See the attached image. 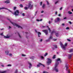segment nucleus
I'll return each instance as SVG.
<instances>
[{
	"mask_svg": "<svg viewBox=\"0 0 73 73\" xmlns=\"http://www.w3.org/2000/svg\"><path fill=\"white\" fill-rule=\"evenodd\" d=\"M58 1H57L56 2H55V4H56L58 3Z\"/></svg>",
	"mask_w": 73,
	"mask_h": 73,
	"instance_id": "41",
	"label": "nucleus"
},
{
	"mask_svg": "<svg viewBox=\"0 0 73 73\" xmlns=\"http://www.w3.org/2000/svg\"><path fill=\"white\" fill-rule=\"evenodd\" d=\"M56 33V31H54L51 33V35H52L53 33Z\"/></svg>",
	"mask_w": 73,
	"mask_h": 73,
	"instance_id": "19",
	"label": "nucleus"
},
{
	"mask_svg": "<svg viewBox=\"0 0 73 73\" xmlns=\"http://www.w3.org/2000/svg\"><path fill=\"white\" fill-rule=\"evenodd\" d=\"M73 52V49H71L70 50V52Z\"/></svg>",
	"mask_w": 73,
	"mask_h": 73,
	"instance_id": "28",
	"label": "nucleus"
},
{
	"mask_svg": "<svg viewBox=\"0 0 73 73\" xmlns=\"http://www.w3.org/2000/svg\"><path fill=\"white\" fill-rule=\"evenodd\" d=\"M68 23H70V25L72 24V22H71L70 21H69L68 22Z\"/></svg>",
	"mask_w": 73,
	"mask_h": 73,
	"instance_id": "42",
	"label": "nucleus"
},
{
	"mask_svg": "<svg viewBox=\"0 0 73 73\" xmlns=\"http://www.w3.org/2000/svg\"><path fill=\"white\" fill-rule=\"evenodd\" d=\"M5 3H10V1H9V0H7L5 1Z\"/></svg>",
	"mask_w": 73,
	"mask_h": 73,
	"instance_id": "14",
	"label": "nucleus"
},
{
	"mask_svg": "<svg viewBox=\"0 0 73 73\" xmlns=\"http://www.w3.org/2000/svg\"><path fill=\"white\" fill-rule=\"evenodd\" d=\"M29 68L30 69V68H31V67H32V64H31V63H30V62H29Z\"/></svg>",
	"mask_w": 73,
	"mask_h": 73,
	"instance_id": "13",
	"label": "nucleus"
},
{
	"mask_svg": "<svg viewBox=\"0 0 73 73\" xmlns=\"http://www.w3.org/2000/svg\"><path fill=\"white\" fill-rule=\"evenodd\" d=\"M53 46H54V47H55V48H57V45H54Z\"/></svg>",
	"mask_w": 73,
	"mask_h": 73,
	"instance_id": "22",
	"label": "nucleus"
},
{
	"mask_svg": "<svg viewBox=\"0 0 73 73\" xmlns=\"http://www.w3.org/2000/svg\"><path fill=\"white\" fill-rule=\"evenodd\" d=\"M5 9V8L4 7L0 8V10H1V9Z\"/></svg>",
	"mask_w": 73,
	"mask_h": 73,
	"instance_id": "25",
	"label": "nucleus"
},
{
	"mask_svg": "<svg viewBox=\"0 0 73 73\" xmlns=\"http://www.w3.org/2000/svg\"><path fill=\"white\" fill-rule=\"evenodd\" d=\"M72 55H73V54L68 55V58L69 59H70V58H71L72 56Z\"/></svg>",
	"mask_w": 73,
	"mask_h": 73,
	"instance_id": "11",
	"label": "nucleus"
},
{
	"mask_svg": "<svg viewBox=\"0 0 73 73\" xmlns=\"http://www.w3.org/2000/svg\"><path fill=\"white\" fill-rule=\"evenodd\" d=\"M8 20H9V21H10V22L11 23H12V24H13V25H15V26H16V27H18V28H21V29H22V27H21V26H19L18 25L16 24V23H12V22H11V20H9V19H8Z\"/></svg>",
	"mask_w": 73,
	"mask_h": 73,
	"instance_id": "2",
	"label": "nucleus"
},
{
	"mask_svg": "<svg viewBox=\"0 0 73 73\" xmlns=\"http://www.w3.org/2000/svg\"><path fill=\"white\" fill-rule=\"evenodd\" d=\"M69 70L68 69L66 71H68V73H69L70 72V71H69Z\"/></svg>",
	"mask_w": 73,
	"mask_h": 73,
	"instance_id": "40",
	"label": "nucleus"
},
{
	"mask_svg": "<svg viewBox=\"0 0 73 73\" xmlns=\"http://www.w3.org/2000/svg\"><path fill=\"white\" fill-rule=\"evenodd\" d=\"M47 55H48V53H46L44 54V57H45L46 56H47Z\"/></svg>",
	"mask_w": 73,
	"mask_h": 73,
	"instance_id": "27",
	"label": "nucleus"
},
{
	"mask_svg": "<svg viewBox=\"0 0 73 73\" xmlns=\"http://www.w3.org/2000/svg\"><path fill=\"white\" fill-rule=\"evenodd\" d=\"M22 56H26V55H25L24 54H22Z\"/></svg>",
	"mask_w": 73,
	"mask_h": 73,
	"instance_id": "39",
	"label": "nucleus"
},
{
	"mask_svg": "<svg viewBox=\"0 0 73 73\" xmlns=\"http://www.w3.org/2000/svg\"><path fill=\"white\" fill-rule=\"evenodd\" d=\"M43 73H48V72H47L46 71H43Z\"/></svg>",
	"mask_w": 73,
	"mask_h": 73,
	"instance_id": "35",
	"label": "nucleus"
},
{
	"mask_svg": "<svg viewBox=\"0 0 73 73\" xmlns=\"http://www.w3.org/2000/svg\"><path fill=\"white\" fill-rule=\"evenodd\" d=\"M6 71H0V73H5L6 72Z\"/></svg>",
	"mask_w": 73,
	"mask_h": 73,
	"instance_id": "20",
	"label": "nucleus"
},
{
	"mask_svg": "<svg viewBox=\"0 0 73 73\" xmlns=\"http://www.w3.org/2000/svg\"><path fill=\"white\" fill-rule=\"evenodd\" d=\"M48 30L49 31V32H50L51 30H50V28H48Z\"/></svg>",
	"mask_w": 73,
	"mask_h": 73,
	"instance_id": "44",
	"label": "nucleus"
},
{
	"mask_svg": "<svg viewBox=\"0 0 73 73\" xmlns=\"http://www.w3.org/2000/svg\"><path fill=\"white\" fill-rule=\"evenodd\" d=\"M55 66L54 68V70H55L56 72H58V69L57 68L58 65L55 64Z\"/></svg>",
	"mask_w": 73,
	"mask_h": 73,
	"instance_id": "5",
	"label": "nucleus"
},
{
	"mask_svg": "<svg viewBox=\"0 0 73 73\" xmlns=\"http://www.w3.org/2000/svg\"><path fill=\"white\" fill-rule=\"evenodd\" d=\"M56 58V55H54V56L52 57V58L54 59Z\"/></svg>",
	"mask_w": 73,
	"mask_h": 73,
	"instance_id": "29",
	"label": "nucleus"
},
{
	"mask_svg": "<svg viewBox=\"0 0 73 73\" xmlns=\"http://www.w3.org/2000/svg\"><path fill=\"white\" fill-rule=\"evenodd\" d=\"M1 35V36L3 35V33H1V34H0Z\"/></svg>",
	"mask_w": 73,
	"mask_h": 73,
	"instance_id": "54",
	"label": "nucleus"
},
{
	"mask_svg": "<svg viewBox=\"0 0 73 73\" xmlns=\"http://www.w3.org/2000/svg\"><path fill=\"white\" fill-rule=\"evenodd\" d=\"M4 37L5 38H9V36H4Z\"/></svg>",
	"mask_w": 73,
	"mask_h": 73,
	"instance_id": "23",
	"label": "nucleus"
},
{
	"mask_svg": "<svg viewBox=\"0 0 73 73\" xmlns=\"http://www.w3.org/2000/svg\"><path fill=\"white\" fill-rule=\"evenodd\" d=\"M38 37H40V35H41V33H40V32H38Z\"/></svg>",
	"mask_w": 73,
	"mask_h": 73,
	"instance_id": "15",
	"label": "nucleus"
},
{
	"mask_svg": "<svg viewBox=\"0 0 73 73\" xmlns=\"http://www.w3.org/2000/svg\"><path fill=\"white\" fill-rule=\"evenodd\" d=\"M41 65H43V66H44V65L41 64V63H39V64L37 65V67H40Z\"/></svg>",
	"mask_w": 73,
	"mask_h": 73,
	"instance_id": "12",
	"label": "nucleus"
},
{
	"mask_svg": "<svg viewBox=\"0 0 73 73\" xmlns=\"http://www.w3.org/2000/svg\"><path fill=\"white\" fill-rule=\"evenodd\" d=\"M16 9V7H14V9H13V10H15Z\"/></svg>",
	"mask_w": 73,
	"mask_h": 73,
	"instance_id": "37",
	"label": "nucleus"
},
{
	"mask_svg": "<svg viewBox=\"0 0 73 73\" xmlns=\"http://www.w3.org/2000/svg\"><path fill=\"white\" fill-rule=\"evenodd\" d=\"M68 14H69L70 15H72V12H70V11H69L68 12Z\"/></svg>",
	"mask_w": 73,
	"mask_h": 73,
	"instance_id": "18",
	"label": "nucleus"
},
{
	"mask_svg": "<svg viewBox=\"0 0 73 73\" xmlns=\"http://www.w3.org/2000/svg\"><path fill=\"white\" fill-rule=\"evenodd\" d=\"M67 41H70V39H67Z\"/></svg>",
	"mask_w": 73,
	"mask_h": 73,
	"instance_id": "49",
	"label": "nucleus"
},
{
	"mask_svg": "<svg viewBox=\"0 0 73 73\" xmlns=\"http://www.w3.org/2000/svg\"><path fill=\"white\" fill-rule=\"evenodd\" d=\"M17 70H15V73H17Z\"/></svg>",
	"mask_w": 73,
	"mask_h": 73,
	"instance_id": "38",
	"label": "nucleus"
},
{
	"mask_svg": "<svg viewBox=\"0 0 73 73\" xmlns=\"http://www.w3.org/2000/svg\"><path fill=\"white\" fill-rule=\"evenodd\" d=\"M47 5H49V3L48 1H47Z\"/></svg>",
	"mask_w": 73,
	"mask_h": 73,
	"instance_id": "36",
	"label": "nucleus"
},
{
	"mask_svg": "<svg viewBox=\"0 0 73 73\" xmlns=\"http://www.w3.org/2000/svg\"><path fill=\"white\" fill-rule=\"evenodd\" d=\"M20 7H21V8H23V5L21 4L20 5H19Z\"/></svg>",
	"mask_w": 73,
	"mask_h": 73,
	"instance_id": "26",
	"label": "nucleus"
},
{
	"mask_svg": "<svg viewBox=\"0 0 73 73\" xmlns=\"http://www.w3.org/2000/svg\"><path fill=\"white\" fill-rule=\"evenodd\" d=\"M54 41H56L57 40V39H54Z\"/></svg>",
	"mask_w": 73,
	"mask_h": 73,
	"instance_id": "53",
	"label": "nucleus"
},
{
	"mask_svg": "<svg viewBox=\"0 0 73 73\" xmlns=\"http://www.w3.org/2000/svg\"><path fill=\"white\" fill-rule=\"evenodd\" d=\"M67 43H65V44H64V46H65V47L66 46H67Z\"/></svg>",
	"mask_w": 73,
	"mask_h": 73,
	"instance_id": "33",
	"label": "nucleus"
},
{
	"mask_svg": "<svg viewBox=\"0 0 73 73\" xmlns=\"http://www.w3.org/2000/svg\"><path fill=\"white\" fill-rule=\"evenodd\" d=\"M9 56L11 57H12V54H9Z\"/></svg>",
	"mask_w": 73,
	"mask_h": 73,
	"instance_id": "31",
	"label": "nucleus"
},
{
	"mask_svg": "<svg viewBox=\"0 0 73 73\" xmlns=\"http://www.w3.org/2000/svg\"><path fill=\"white\" fill-rule=\"evenodd\" d=\"M57 20L56 21V20H55V22L56 23V22H57L58 21H60V19L58 17H57L56 18Z\"/></svg>",
	"mask_w": 73,
	"mask_h": 73,
	"instance_id": "10",
	"label": "nucleus"
},
{
	"mask_svg": "<svg viewBox=\"0 0 73 73\" xmlns=\"http://www.w3.org/2000/svg\"><path fill=\"white\" fill-rule=\"evenodd\" d=\"M52 36H50V38L46 40V42H49V41H50V39H52Z\"/></svg>",
	"mask_w": 73,
	"mask_h": 73,
	"instance_id": "9",
	"label": "nucleus"
},
{
	"mask_svg": "<svg viewBox=\"0 0 73 73\" xmlns=\"http://www.w3.org/2000/svg\"><path fill=\"white\" fill-rule=\"evenodd\" d=\"M24 9H25V10H27V9H28V7H25L24 8Z\"/></svg>",
	"mask_w": 73,
	"mask_h": 73,
	"instance_id": "30",
	"label": "nucleus"
},
{
	"mask_svg": "<svg viewBox=\"0 0 73 73\" xmlns=\"http://www.w3.org/2000/svg\"><path fill=\"white\" fill-rule=\"evenodd\" d=\"M12 66V65L11 64H8L7 65V66Z\"/></svg>",
	"mask_w": 73,
	"mask_h": 73,
	"instance_id": "34",
	"label": "nucleus"
},
{
	"mask_svg": "<svg viewBox=\"0 0 73 73\" xmlns=\"http://www.w3.org/2000/svg\"><path fill=\"white\" fill-rule=\"evenodd\" d=\"M65 67L66 68V70H68V68H69V67H68V66L67 65H66Z\"/></svg>",
	"mask_w": 73,
	"mask_h": 73,
	"instance_id": "16",
	"label": "nucleus"
},
{
	"mask_svg": "<svg viewBox=\"0 0 73 73\" xmlns=\"http://www.w3.org/2000/svg\"><path fill=\"white\" fill-rule=\"evenodd\" d=\"M42 7L43 8H44V7H45V4H43V5L42 6Z\"/></svg>",
	"mask_w": 73,
	"mask_h": 73,
	"instance_id": "32",
	"label": "nucleus"
},
{
	"mask_svg": "<svg viewBox=\"0 0 73 73\" xmlns=\"http://www.w3.org/2000/svg\"><path fill=\"white\" fill-rule=\"evenodd\" d=\"M41 58H42V59H44V57L42 56L41 57Z\"/></svg>",
	"mask_w": 73,
	"mask_h": 73,
	"instance_id": "50",
	"label": "nucleus"
},
{
	"mask_svg": "<svg viewBox=\"0 0 73 73\" xmlns=\"http://www.w3.org/2000/svg\"><path fill=\"white\" fill-rule=\"evenodd\" d=\"M55 35H56V36H57V37H58V33H56Z\"/></svg>",
	"mask_w": 73,
	"mask_h": 73,
	"instance_id": "24",
	"label": "nucleus"
},
{
	"mask_svg": "<svg viewBox=\"0 0 73 73\" xmlns=\"http://www.w3.org/2000/svg\"><path fill=\"white\" fill-rule=\"evenodd\" d=\"M18 35H19V37L21 38V36H20V34H19V33H18Z\"/></svg>",
	"mask_w": 73,
	"mask_h": 73,
	"instance_id": "48",
	"label": "nucleus"
},
{
	"mask_svg": "<svg viewBox=\"0 0 73 73\" xmlns=\"http://www.w3.org/2000/svg\"><path fill=\"white\" fill-rule=\"evenodd\" d=\"M42 2H40V5H42Z\"/></svg>",
	"mask_w": 73,
	"mask_h": 73,
	"instance_id": "43",
	"label": "nucleus"
},
{
	"mask_svg": "<svg viewBox=\"0 0 73 73\" xmlns=\"http://www.w3.org/2000/svg\"><path fill=\"white\" fill-rule=\"evenodd\" d=\"M52 62V60L50 58H47V64L48 65H49Z\"/></svg>",
	"mask_w": 73,
	"mask_h": 73,
	"instance_id": "4",
	"label": "nucleus"
},
{
	"mask_svg": "<svg viewBox=\"0 0 73 73\" xmlns=\"http://www.w3.org/2000/svg\"><path fill=\"white\" fill-rule=\"evenodd\" d=\"M28 8H30L31 9L33 8V3L32 2H30L29 3L28 5Z\"/></svg>",
	"mask_w": 73,
	"mask_h": 73,
	"instance_id": "3",
	"label": "nucleus"
},
{
	"mask_svg": "<svg viewBox=\"0 0 73 73\" xmlns=\"http://www.w3.org/2000/svg\"><path fill=\"white\" fill-rule=\"evenodd\" d=\"M57 11H56V12H55V14L57 15Z\"/></svg>",
	"mask_w": 73,
	"mask_h": 73,
	"instance_id": "60",
	"label": "nucleus"
},
{
	"mask_svg": "<svg viewBox=\"0 0 73 73\" xmlns=\"http://www.w3.org/2000/svg\"><path fill=\"white\" fill-rule=\"evenodd\" d=\"M42 19H41L39 21H42Z\"/></svg>",
	"mask_w": 73,
	"mask_h": 73,
	"instance_id": "57",
	"label": "nucleus"
},
{
	"mask_svg": "<svg viewBox=\"0 0 73 73\" xmlns=\"http://www.w3.org/2000/svg\"><path fill=\"white\" fill-rule=\"evenodd\" d=\"M60 61V62H61V59L60 58H58L55 61V65H58V64H59L58 62Z\"/></svg>",
	"mask_w": 73,
	"mask_h": 73,
	"instance_id": "1",
	"label": "nucleus"
},
{
	"mask_svg": "<svg viewBox=\"0 0 73 73\" xmlns=\"http://www.w3.org/2000/svg\"><path fill=\"white\" fill-rule=\"evenodd\" d=\"M60 45L61 46V47H62V48H63L64 50H65L66 48H65V47L64 46V45H63V44H62V43L61 42H60Z\"/></svg>",
	"mask_w": 73,
	"mask_h": 73,
	"instance_id": "7",
	"label": "nucleus"
},
{
	"mask_svg": "<svg viewBox=\"0 0 73 73\" xmlns=\"http://www.w3.org/2000/svg\"><path fill=\"white\" fill-rule=\"evenodd\" d=\"M51 20L52 21V20H53V19L52 18H51Z\"/></svg>",
	"mask_w": 73,
	"mask_h": 73,
	"instance_id": "58",
	"label": "nucleus"
},
{
	"mask_svg": "<svg viewBox=\"0 0 73 73\" xmlns=\"http://www.w3.org/2000/svg\"><path fill=\"white\" fill-rule=\"evenodd\" d=\"M62 7H61L60 9V10H62Z\"/></svg>",
	"mask_w": 73,
	"mask_h": 73,
	"instance_id": "47",
	"label": "nucleus"
},
{
	"mask_svg": "<svg viewBox=\"0 0 73 73\" xmlns=\"http://www.w3.org/2000/svg\"><path fill=\"white\" fill-rule=\"evenodd\" d=\"M36 21H40V20H39L38 19H36Z\"/></svg>",
	"mask_w": 73,
	"mask_h": 73,
	"instance_id": "52",
	"label": "nucleus"
},
{
	"mask_svg": "<svg viewBox=\"0 0 73 73\" xmlns=\"http://www.w3.org/2000/svg\"><path fill=\"white\" fill-rule=\"evenodd\" d=\"M44 13V11H42L41 12V13Z\"/></svg>",
	"mask_w": 73,
	"mask_h": 73,
	"instance_id": "59",
	"label": "nucleus"
},
{
	"mask_svg": "<svg viewBox=\"0 0 73 73\" xmlns=\"http://www.w3.org/2000/svg\"><path fill=\"white\" fill-rule=\"evenodd\" d=\"M66 19V17H65L64 18V19Z\"/></svg>",
	"mask_w": 73,
	"mask_h": 73,
	"instance_id": "55",
	"label": "nucleus"
},
{
	"mask_svg": "<svg viewBox=\"0 0 73 73\" xmlns=\"http://www.w3.org/2000/svg\"><path fill=\"white\" fill-rule=\"evenodd\" d=\"M30 59H32V60H33L34 59V57L32 56L30 58Z\"/></svg>",
	"mask_w": 73,
	"mask_h": 73,
	"instance_id": "21",
	"label": "nucleus"
},
{
	"mask_svg": "<svg viewBox=\"0 0 73 73\" xmlns=\"http://www.w3.org/2000/svg\"><path fill=\"white\" fill-rule=\"evenodd\" d=\"M1 66H2V67H4V65H1Z\"/></svg>",
	"mask_w": 73,
	"mask_h": 73,
	"instance_id": "63",
	"label": "nucleus"
},
{
	"mask_svg": "<svg viewBox=\"0 0 73 73\" xmlns=\"http://www.w3.org/2000/svg\"><path fill=\"white\" fill-rule=\"evenodd\" d=\"M22 16H25V14L24 13H23Z\"/></svg>",
	"mask_w": 73,
	"mask_h": 73,
	"instance_id": "45",
	"label": "nucleus"
},
{
	"mask_svg": "<svg viewBox=\"0 0 73 73\" xmlns=\"http://www.w3.org/2000/svg\"><path fill=\"white\" fill-rule=\"evenodd\" d=\"M5 53H6V54L8 55V54H9V52H8V51H6Z\"/></svg>",
	"mask_w": 73,
	"mask_h": 73,
	"instance_id": "17",
	"label": "nucleus"
},
{
	"mask_svg": "<svg viewBox=\"0 0 73 73\" xmlns=\"http://www.w3.org/2000/svg\"><path fill=\"white\" fill-rule=\"evenodd\" d=\"M62 25L64 26V24L63 23V24H62Z\"/></svg>",
	"mask_w": 73,
	"mask_h": 73,
	"instance_id": "64",
	"label": "nucleus"
},
{
	"mask_svg": "<svg viewBox=\"0 0 73 73\" xmlns=\"http://www.w3.org/2000/svg\"><path fill=\"white\" fill-rule=\"evenodd\" d=\"M42 32H44L46 34V35H48V30H43L42 31Z\"/></svg>",
	"mask_w": 73,
	"mask_h": 73,
	"instance_id": "8",
	"label": "nucleus"
},
{
	"mask_svg": "<svg viewBox=\"0 0 73 73\" xmlns=\"http://www.w3.org/2000/svg\"><path fill=\"white\" fill-rule=\"evenodd\" d=\"M19 14V10H16L14 13V15L15 16H18Z\"/></svg>",
	"mask_w": 73,
	"mask_h": 73,
	"instance_id": "6",
	"label": "nucleus"
},
{
	"mask_svg": "<svg viewBox=\"0 0 73 73\" xmlns=\"http://www.w3.org/2000/svg\"><path fill=\"white\" fill-rule=\"evenodd\" d=\"M66 29H69V27H67L66 28Z\"/></svg>",
	"mask_w": 73,
	"mask_h": 73,
	"instance_id": "46",
	"label": "nucleus"
},
{
	"mask_svg": "<svg viewBox=\"0 0 73 73\" xmlns=\"http://www.w3.org/2000/svg\"><path fill=\"white\" fill-rule=\"evenodd\" d=\"M42 39H40V41L41 42V41H42Z\"/></svg>",
	"mask_w": 73,
	"mask_h": 73,
	"instance_id": "56",
	"label": "nucleus"
},
{
	"mask_svg": "<svg viewBox=\"0 0 73 73\" xmlns=\"http://www.w3.org/2000/svg\"><path fill=\"white\" fill-rule=\"evenodd\" d=\"M52 48L53 50H54V48L53 47H52Z\"/></svg>",
	"mask_w": 73,
	"mask_h": 73,
	"instance_id": "62",
	"label": "nucleus"
},
{
	"mask_svg": "<svg viewBox=\"0 0 73 73\" xmlns=\"http://www.w3.org/2000/svg\"><path fill=\"white\" fill-rule=\"evenodd\" d=\"M49 24H50V21H49Z\"/></svg>",
	"mask_w": 73,
	"mask_h": 73,
	"instance_id": "61",
	"label": "nucleus"
},
{
	"mask_svg": "<svg viewBox=\"0 0 73 73\" xmlns=\"http://www.w3.org/2000/svg\"><path fill=\"white\" fill-rule=\"evenodd\" d=\"M58 16H61V14H59Z\"/></svg>",
	"mask_w": 73,
	"mask_h": 73,
	"instance_id": "51",
	"label": "nucleus"
}]
</instances>
